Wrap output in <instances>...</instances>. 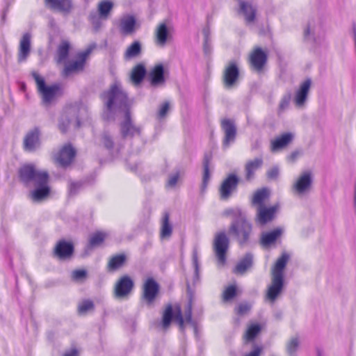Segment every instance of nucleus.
Masks as SVG:
<instances>
[{
  "mask_svg": "<svg viewBox=\"0 0 356 356\" xmlns=\"http://www.w3.org/2000/svg\"><path fill=\"white\" fill-rule=\"evenodd\" d=\"M170 111V103L169 101L163 102L157 112V130L162 128L165 122V119Z\"/></svg>",
  "mask_w": 356,
  "mask_h": 356,
  "instance_id": "nucleus-34",
  "label": "nucleus"
},
{
  "mask_svg": "<svg viewBox=\"0 0 356 356\" xmlns=\"http://www.w3.org/2000/svg\"><path fill=\"white\" fill-rule=\"evenodd\" d=\"M277 207L273 206L267 208L264 205H261L257 208L255 221L257 224L263 226L272 221L275 217Z\"/></svg>",
  "mask_w": 356,
  "mask_h": 356,
  "instance_id": "nucleus-17",
  "label": "nucleus"
},
{
  "mask_svg": "<svg viewBox=\"0 0 356 356\" xmlns=\"http://www.w3.org/2000/svg\"><path fill=\"white\" fill-rule=\"evenodd\" d=\"M193 265L195 269L194 282L199 280V263H198V254L197 249H194L193 251Z\"/></svg>",
  "mask_w": 356,
  "mask_h": 356,
  "instance_id": "nucleus-52",
  "label": "nucleus"
},
{
  "mask_svg": "<svg viewBox=\"0 0 356 356\" xmlns=\"http://www.w3.org/2000/svg\"><path fill=\"white\" fill-rule=\"evenodd\" d=\"M284 286V279L271 277V282L267 288L265 299L273 304L282 293Z\"/></svg>",
  "mask_w": 356,
  "mask_h": 356,
  "instance_id": "nucleus-15",
  "label": "nucleus"
},
{
  "mask_svg": "<svg viewBox=\"0 0 356 356\" xmlns=\"http://www.w3.org/2000/svg\"><path fill=\"white\" fill-rule=\"evenodd\" d=\"M181 179V172L179 170H176L175 172L168 175V179L165 182V188L167 189H175L177 186Z\"/></svg>",
  "mask_w": 356,
  "mask_h": 356,
  "instance_id": "nucleus-39",
  "label": "nucleus"
},
{
  "mask_svg": "<svg viewBox=\"0 0 356 356\" xmlns=\"http://www.w3.org/2000/svg\"><path fill=\"white\" fill-rule=\"evenodd\" d=\"M86 270L79 269L72 273V277L75 281H82L86 277Z\"/></svg>",
  "mask_w": 356,
  "mask_h": 356,
  "instance_id": "nucleus-54",
  "label": "nucleus"
},
{
  "mask_svg": "<svg viewBox=\"0 0 356 356\" xmlns=\"http://www.w3.org/2000/svg\"><path fill=\"white\" fill-rule=\"evenodd\" d=\"M204 35V49L206 54L209 52V35H210V29L209 27H205L202 31Z\"/></svg>",
  "mask_w": 356,
  "mask_h": 356,
  "instance_id": "nucleus-55",
  "label": "nucleus"
},
{
  "mask_svg": "<svg viewBox=\"0 0 356 356\" xmlns=\"http://www.w3.org/2000/svg\"><path fill=\"white\" fill-rule=\"evenodd\" d=\"M173 317L175 321H177V323L179 324L181 331L183 332L185 328L184 320L183 318L181 307L179 306L175 307V314H173V310L171 305H168L167 307L163 316V321L161 323L162 329L163 330H165L170 326V324Z\"/></svg>",
  "mask_w": 356,
  "mask_h": 356,
  "instance_id": "nucleus-12",
  "label": "nucleus"
},
{
  "mask_svg": "<svg viewBox=\"0 0 356 356\" xmlns=\"http://www.w3.org/2000/svg\"><path fill=\"white\" fill-rule=\"evenodd\" d=\"M32 76L36 82L38 92L42 95L43 102L45 104L50 103L59 93V86L57 84L47 86L44 79L36 72H33Z\"/></svg>",
  "mask_w": 356,
  "mask_h": 356,
  "instance_id": "nucleus-4",
  "label": "nucleus"
},
{
  "mask_svg": "<svg viewBox=\"0 0 356 356\" xmlns=\"http://www.w3.org/2000/svg\"><path fill=\"white\" fill-rule=\"evenodd\" d=\"M70 47V43L66 40L62 41L59 44L56 53V62L58 63L62 64L66 63Z\"/></svg>",
  "mask_w": 356,
  "mask_h": 356,
  "instance_id": "nucleus-36",
  "label": "nucleus"
},
{
  "mask_svg": "<svg viewBox=\"0 0 356 356\" xmlns=\"http://www.w3.org/2000/svg\"><path fill=\"white\" fill-rule=\"evenodd\" d=\"M312 85V81L310 79L305 80L300 85L299 88L296 90L294 96V103L298 107H302L305 106L309 90Z\"/></svg>",
  "mask_w": 356,
  "mask_h": 356,
  "instance_id": "nucleus-19",
  "label": "nucleus"
},
{
  "mask_svg": "<svg viewBox=\"0 0 356 356\" xmlns=\"http://www.w3.org/2000/svg\"><path fill=\"white\" fill-rule=\"evenodd\" d=\"M299 346V340L297 337L291 339L287 344V352L290 356H294Z\"/></svg>",
  "mask_w": 356,
  "mask_h": 356,
  "instance_id": "nucleus-51",
  "label": "nucleus"
},
{
  "mask_svg": "<svg viewBox=\"0 0 356 356\" xmlns=\"http://www.w3.org/2000/svg\"><path fill=\"white\" fill-rule=\"evenodd\" d=\"M137 28L136 20L131 15H123L119 22V29L124 35H131L135 32Z\"/></svg>",
  "mask_w": 356,
  "mask_h": 356,
  "instance_id": "nucleus-23",
  "label": "nucleus"
},
{
  "mask_svg": "<svg viewBox=\"0 0 356 356\" xmlns=\"http://www.w3.org/2000/svg\"><path fill=\"white\" fill-rule=\"evenodd\" d=\"M261 327L258 324H253L248 327L245 334V339L247 341H251L254 339L259 333Z\"/></svg>",
  "mask_w": 356,
  "mask_h": 356,
  "instance_id": "nucleus-43",
  "label": "nucleus"
},
{
  "mask_svg": "<svg viewBox=\"0 0 356 356\" xmlns=\"http://www.w3.org/2000/svg\"><path fill=\"white\" fill-rule=\"evenodd\" d=\"M101 144L109 151L113 158H117L120 152V148L113 139V137L108 132H104L100 138Z\"/></svg>",
  "mask_w": 356,
  "mask_h": 356,
  "instance_id": "nucleus-28",
  "label": "nucleus"
},
{
  "mask_svg": "<svg viewBox=\"0 0 356 356\" xmlns=\"http://www.w3.org/2000/svg\"><path fill=\"white\" fill-rule=\"evenodd\" d=\"M31 34L30 33H24L19 42L18 51V61L24 62L29 57L31 52Z\"/></svg>",
  "mask_w": 356,
  "mask_h": 356,
  "instance_id": "nucleus-25",
  "label": "nucleus"
},
{
  "mask_svg": "<svg viewBox=\"0 0 356 356\" xmlns=\"http://www.w3.org/2000/svg\"><path fill=\"white\" fill-rule=\"evenodd\" d=\"M49 177L46 178L44 183H35V188L30 193V197L34 202H40L44 200L50 193L48 186Z\"/></svg>",
  "mask_w": 356,
  "mask_h": 356,
  "instance_id": "nucleus-21",
  "label": "nucleus"
},
{
  "mask_svg": "<svg viewBox=\"0 0 356 356\" xmlns=\"http://www.w3.org/2000/svg\"><path fill=\"white\" fill-rule=\"evenodd\" d=\"M19 177L22 181L25 184L31 182L44 183L46 178L49 177L47 171L38 170L33 164H26L23 165L19 171Z\"/></svg>",
  "mask_w": 356,
  "mask_h": 356,
  "instance_id": "nucleus-3",
  "label": "nucleus"
},
{
  "mask_svg": "<svg viewBox=\"0 0 356 356\" xmlns=\"http://www.w3.org/2000/svg\"><path fill=\"white\" fill-rule=\"evenodd\" d=\"M238 63L236 60L228 62L222 73V83L226 89L234 88L239 79Z\"/></svg>",
  "mask_w": 356,
  "mask_h": 356,
  "instance_id": "nucleus-5",
  "label": "nucleus"
},
{
  "mask_svg": "<svg viewBox=\"0 0 356 356\" xmlns=\"http://www.w3.org/2000/svg\"><path fill=\"white\" fill-rule=\"evenodd\" d=\"M113 7V4L111 1L105 0L101 1L98 5L99 18L104 19H107Z\"/></svg>",
  "mask_w": 356,
  "mask_h": 356,
  "instance_id": "nucleus-38",
  "label": "nucleus"
},
{
  "mask_svg": "<svg viewBox=\"0 0 356 356\" xmlns=\"http://www.w3.org/2000/svg\"><path fill=\"white\" fill-rule=\"evenodd\" d=\"M170 77V70L162 63H157V88L164 86Z\"/></svg>",
  "mask_w": 356,
  "mask_h": 356,
  "instance_id": "nucleus-37",
  "label": "nucleus"
},
{
  "mask_svg": "<svg viewBox=\"0 0 356 356\" xmlns=\"http://www.w3.org/2000/svg\"><path fill=\"white\" fill-rule=\"evenodd\" d=\"M263 163L261 157L255 158L246 163L245 165V176L247 181H251L254 179L255 172L262 166Z\"/></svg>",
  "mask_w": 356,
  "mask_h": 356,
  "instance_id": "nucleus-29",
  "label": "nucleus"
},
{
  "mask_svg": "<svg viewBox=\"0 0 356 356\" xmlns=\"http://www.w3.org/2000/svg\"><path fill=\"white\" fill-rule=\"evenodd\" d=\"M40 131L35 128L29 131L24 137V147L25 150L32 152L40 147Z\"/></svg>",
  "mask_w": 356,
  "mask_h": 356,
  "instance_id": "nucleus-20",
  "label": "nucleus"
},
{
  "mask_svg": "<svg viewBox=\"0 0 356 356\" xmlns=\"http://www.w3.org/2000/svg\"><path fill=\"white\" fill-rule=\"evenodd\" d=\"M220 127L225 134L222 145L227 148L230 143H234L236 140L237 129L235 122L232 119L224 118L220 121Z\"/></svg>",
  "mask_w": 356,
  "mask_h": 356,
  "instance_id": "nucleus-13",
  "label": "nucleus"
},
{
  "mask_svg": "<svg viewBox=\"0 0 356 356\" xmlns=\"http://www.w3.org/2000/svg\"><path fill=\"white\" fill-rule=\"evenodd\" d=\"M149 79L152 86L156 85V66L152 67L149 72Z\"/></svg>",
  "mask_w": 356,
  "mask_h": 356,
  "instance_id": "nucleus-60",
  "label": "nucleus"
},
{
  "mask_svg": "<svg viewBox=\"0 0 356 356\" xmlns=\"http://www.w3.org/2000/svg\"><path fill=\"white\" fill-rule=\"evenodd\" d=\"M70 122V120L66 116L63 115L58 124L60 130L62 132H65Z\"/></svg>",
  "mask_w": 356,
  "mask_h": 356,
  "instance_id": "nucleus-56",
  "label": "nucleus"
},
{
  "mask_svg": "<svg viewBox=\"0 0 356 356\" xmlns=\"http://www.w3.org/2000/svg\"><path fill=\"white\" fill-rule=\"evenodd\" d=\"M134 287L133 280L128 275L121 277L114 286V297L118 299H125L129 297Z\"/></svg>",
  "mask_w": 356,
  "mask_h": 356,
  "instance_id": "nucleus-10",
  "label": "nucleus"
},
{
  "mask_svg": "<svg viewBox=\"0 0 356 356\" xmlns=\"http://www.w3.org/2000/svg\"><path fill=\"white\" fill-rule=\"evenodd\" d=\"M126 261V256L124 254H118L111 258L108 267L111 270H115L123 266Z\"/></svg>",
  "mask_w": 356,
  "mask_h": 356,
  "instance_id": "nucleus-41",
  "label": "nucleus"
},
{
  "mask_svg": "<svg viewBox=\"0 0 356 356\" xmlns=\"http://www.w3.org/2000/svg\"><path fill=\"white\" fill-rule=\"evenodd\" d=\"M268 191L267 188H264L257 190L253 195L252 203V204L258 205V207L264 205V202L268 197Z\"/></svg>",
  "mask_w": 356,
  "mask_h": 356,
  "instance_id": "nucleus-42",
  "label": "nucleus"
},
{
  "mask_svg": "<svg viewBox=\"0 0 356 356\" xmlns=\"http://www.w3.org/2000/svg\"><path fill=\"white\" fill-rule=\"evenodd\" d=\"M304 38L307 41L315 42V23L309 22L304 30Z\"/></svg>",
  "mask_w": 356,
  "mask_h": 356,
  "instance_id": "nucleus-44",
  "label": "nucleus"
},
{
  "mask_svg": "<svg viewBox=\"0 0 356 356\" xmlns=\"http://www.w3.org/2000/svg\"><path fill=\"white\" fill-rule=\"evenodd\" d=\"M94 307V304L92 301L90 300H84L81 301L78 307L79 313L81 314H84L92 310Z\"/></svg>",
  "mask_w": 356,
  "mask_h": 356,
  "instance_id": "nucleus-49",
  "label": "nucleus"
},
{
  "mask_svg": "<svg viewBox=\"0 0 356 356\" xmlns=\"http://www.w3.org/2000/svg\"><path fill=\"white\" fill-rule=\"evenodd\" d=\"M63 356H79V352L76 349H72L65 353Z\"/></svg>",
  "mask_w": 356,
  "mask_h": 356,
  "instance_id": "nucleus-62",
  "label": "nucleus"
},
{
  "mask_svg": "<svg viewBox=\"0 0 356 356\" xmlns=\"http://www.w3.org/2000/svg\"><path fill=\"white\" fill-rule=\"evenodd\" d=\"M211 156L206 154L203 161V177L202 181L209 182L210 179L209 163Z\"/></svg>",
  "mask_w": 356,
  "mask_h": 356,
  "instance_id": "nucleus-48",
  "label": "nucleus"
},
{
  "mask_svg": "<svg viewBox=\"0 0 356 356\" xmlns=\"http://www.w3.org/2000/svg\"><path fill=\"white\" fill-rule=\"evenodd\" d=\"M236 296V288L234 285H230L225 289L222 294L223 301L227 302L232 300Z\"/></svg>",
  "mask_w": 356,
  "mask_h": 356,
  "instance_id": "nucleus-50",
  "label": "nucleus"
},
{
  "mask_svg": "<svg viewBox=\"0 0 356 356\" xmlns=\"http://www.w3.org/2000/svg\"><path fill=\"white\" fill-rule=\"evenodd\" d=\"M106 234L104 232H97L92 234L90 238V245L92 247L99 245L106 238Z\"/></svg>",
  "mask_w": 356,
  "mask_h": 356,
  "instance_id": "nucleus-47",
  "label": "nucleus"
},
{
  "mask_svg": "<svg viewBox=\"0 0 356 356\" xmlns=\"http://www.w3.org/2000/svg\"><path fill=\"white\" fill-rule=\"evenodd\" d=\"M102 99L106 107L104 113V118L110 120L114 115L123 118L120 124V131L124 138H132L140 134V128L136 126L131 118V102L127 94L123 91L120 83L116 81L110 90L104 92Z\"/></svg>",
  "mask_w": 356,
  "mask_h": 356,
  "instance_id": "nucleus-1",
  "label": "nucleus"
},
{
  "mask_svg": "<svg viewBox=\"0 0 356 356\" xmlns=\"http://www.w3.org/2000/svg\"><path fill=\"white\" fill-rule=\"evenodd\" d=\"M75 154V149L70 145H65L56 154L55 159L60 165L66 167L72 162Z\"/></svg>",
  "mask_w": 356,
  "mask_h": 356,
  "instance_id": "nucleus-18",
  "label": "nucleus"
},
{
  "mask_svg": "<svg viewBox=\"0 0 356 356\" xmlns=\"http://www.w3.org/2000/svg\"><path fill=\"white\" fill-rule=\"evenodd\" d=\"M72 245L65 241H60L55 248V254L60 259L70 257L72 254Z\"/></svg>",
  "mask_w": 356,
  "mask_h": 356,
  "instance_id": "nucleus-32",
  "label": "nucleus"
},
{
  "mask_svg": "<svg viewBox=\"0 0 356 356\" xmlns=\"http://www.w3.org/2000/svg\"><path fill=\"white\" fill-rule=\"evenodd\" d=\"M208 182L202 181V185H201V191L203 193L206 190L207 187Z\"/></svg>",
  "mask_w": 356,
  "mask_h": 356,
  "instance_id": "nucleus-64",
  "label": "nucleus"
},
{
  "mask_svg": "<svg viewBox=\"0 0 356 356\" xmlns=\"http://www.w3.org/2000/svg\"><path fill=\"white\" fill-rule=\"evenodd\" d=\"M146 74V70L143 64H138L135 66L130 75V80L134 86L140 84Z\"/></svg>",
  "mask_w": 356,
  "mask_h": 356,
  "instance_id": "nucleus-33",
  "label": "nucleus"
},
{
  "mask_svg": "<svg viewBox=\"0 0 356 356\" xmlns=\"http://www.w3.org/2000/svg\"><path fill=\"white\" fill-rule=\"evenodd\" d=\"M141 52V45L138 41L134 42L127 49L124 58L125 59H131L137 57Z\"/></svg>",
  "mask_w": 356,
  "mask_h": 356,
  "instance_id": "nucleus-40",
  "label": "nucleus"
},
{
  "mask_svg": "<svg viewBox=\"0 0 356 356\" xmlns=\"http://www.w3.org/2000/svg\"><path fill=\"white\" fill-rule=\"evenodd\" d=\"M229 238L225 232L218 233L214 238L213 250L218 264L222 266L226 262V252L229 248Z\"/></svg>",
  "mask_w": 356,
  "mask_h": 356,
  "instance_id": "nucleus-7",
  "label": "nucleus"
},
{
  "mask_svg": "<svg viewBox=\"0 0 356 356\" xmlns=\"http://www.w3.org/2000/svg\"><path fill=\"white\" fill-rule=\"evenodd\" d=\"M91 22L96 29H97L100 26V24L99 22V19H96V17H92Z\"/></svg>",
  "mask_w": 356,
  "mask_h": 356,
  "instance_id": "nucleus-63",
  "label": "nucleus"
},
{
  "mask_svg": "<svg viewBox=\"0 0 356 356\" xmlns=\"http://www.w3.org/2000/svg\"><path fill=\"white\" fill-rule=\"evenodd\" d=\"M81 187L79 182H72L69 186V193L70 195H76Z\"/></svg>",
  "mask_w": 356,
  "mask_h": 356,
  "instance_id": "nucleus-57",
  "label": "nucleus"
},
{
  "mask_svg": "<svg viewBox=\"0 0 356 356\" xmlns=\"http://www.w3.org/2000/svg\"><path fill=\"white\" fill-rule=\"evenodd\" d=\"M253 255L246 253L234 268V273L243 274L252 265Z\"/></svg>",
  "mask_w": 356,
  "mask_h": 356,
  "instance_id": "nucleus-35",
  "label": "nucleus"
},
{
  "mask_svg": "<svg viewBox=\"0 0 356 356\" xmlns=\"http://www.w3.org/2000/svg\"><path fill=\"white\" fill-rule=\"evenodd\" d=\"M238 13L243 15L246 24H251L255 20L257 7L249 1H240Z\"/></svg>",
  "mask_w": 356,
  "mask_h": 356,
  "instance_id": "nucleus-22",
  "label": "nucleus"
},
{
  "mask_svg": "<svg viewBox=\"0 0 356 356\" xmlns=\"http://www.w3.org/2000/svg\"><path fill=\"white\" fill-rule=\"evenodd\" d=\"M282 233V230L280 228H276L273 231L263 233L261 237V244L264 247L270 245L276 241Z\"/></svg>",
  "mask_w": 356,
  "mask_h": 356,
  "instance_id": "nucleus-31",
  "label": "nucleus"
},
{
  "mask_svg": "<svg viewBox=\"0 0 356 356\" xmlns=\"http://www.w3.org/2000/svg\"><path fill=\"white\" fill-rule=\"evenodd\" d=\"M47 6L65 13H69L72 8V0H45Z\"/></svg>",
  "mask_w": 356,
  "mask_h": 356,
  "instance_id": "nucleus-30",
  "label": "nucleus"
},
{
  "mask_svg": "<svg viewBox=\"0 0 356 356\" xmlns=\"http://www.w3.org/2000/svg\"><path fill=\"white\" fill-rule=\"evenodd\" d=\"M239 178L235 174H229L222 182L219 188L220 199L227 200L237 191Z\"/></svg>",
  "mask_w": 356,
  "mask_h": 356,
  "instance_id": "nucleus-8",
  "label": "nucleus"
},
{
  "mask_svg": "<svg viewBox=\"0 0 356 356\" xmlns=\"http://www.w3.org/2000/svg\"><path fill=\"white\" fill-rule=\"evenodd\" d=\"M226 213L227 215L234 216L229 229V234L236 238L241 246L247 244L252 232V224L246 219L245 215L239 209H230Z\"/></svg>",
  "mask_w": 356,
  "mask_h": 356,
  "instance_id": "nucleus-2",
  "label": "nucleus"
},
{
  "mask_svg": "<svg viewBox=\"0 0 356 356\" xmlns=\"http://www.w3.org/2000/svg\"><path fill=\"white\" fill-rule=\"evenodd\" d=\"M95 47V44H91L85 51L79 53L75 60L67 63H65L63 72V75L65 76H68L73 73L81 71L83 69L87 57Z\"/></svg>",
  "mask_w": 356,
  "mask_h": 356,
  "instance_id": "nucleus-6",
  "label": "nucleus"
},
{
  "mask_svg": "<svg viewBox=\"0 0 356 356\" xmlns=\"http://www.w3.org/2000/svg\"><path fill=\"white\" fill-rule=\"evenodd\" d=\"M301 154V152L298 150L293 151L288 156V160L291 162H294L297 158Z\"/></svg>",
  "mask_w": 356,
  "mask_h": 356,
  "instance_id": "nucleus-61",
  "label": "nucleus"
},
{
  "mask_svg": "<svg viewBox=\"0 0 356 356\" xmlns=\"http://www.w3.org/2000/svg\"><path fill=\"white\" fill-rule=\"evenodd\" d=\"M293 138V134L290 132L284 133L276 137L274 140L270 141V151L275 152L286 147L292 142Z\"/></svg>",
  "mask_w": 356,
  "mask_h": 356,
  "instance_id": "nucleus-24",
  "label": "nucleus"
},
{
  "mask_svg": "<svg viewBox=\"0 0 356 356\" xmlns=\"http://www.w3.org/2000/svg\"><path fill=\"white\" fill-rule=\"evenodd\" d=\"M313 176L310 171H305L300 175L292 186L295 194L302 195L309 193L312 187Z\"/></svg>",
  "mask_w": 356,
  "mask_h": 356,
  "instance_id": "nucleus-11",
  "label": "nucleus"
},
{
  "mask_svg": "<svg viewBox=\"0 0 356 356\" xmlns=\"http://www.w3.org/2000/svg\"><path fill=\"white\" fill-rule=\"evenodd\" d=\"M291 99V94L290 92L285 93L280 99L278 106V113H283L289 106V104Z\"/></svg>",
  "mask_w": 356,
  "mask_h": 356,
  "instance_id": "nucleus-46",
  "label": "nucleus"
},
{
  "mask_svg": "<svg viewBox=\"0 0 356 356\" xmlns=\"http://www.w3.org/2000/svg\"><path fill=\"white\" fill-rule=\"evenodd\" d=\"M174 27L169 19H165L157 26V46L164 47L173 40Z\"/></svg>",
  "mask_w": 356,
  "mask_h": 356,
  "instance_id": "nucleus-9",
  "label": "nucleus"
},
{
  "mask_svg": "<svg viewBox=\"0 0 356 356\" xmlns=\"http://www.w3.org/2000/svg\"><path fill=\"white\" fill-rule=\"evenodd\" d=\"M262 351V348L259 346H255L254 349L247 354L245 356H260Z\"/></svg>",
  "mask_w": 356,
  "mask_h": 356,
  "instance_id": "nucleus-59",
  "label": "nucleus"
},
{
  "mask_svg": "<svg viewBox=\"0 0 356 356\" xmlns=\"http://www.w3.org/2000/svg\"><path fill=\"white\" fill-rule=\"evenodd\" d=\"M192 308H193V297H192V296H190L187 307L185 309V319L188 323L191 324L193 327L194 331L196 333L197 332L196 324L192 319Z\"/></svg>",
  "mask_w": 356,
  "mask_h": 356,
  "instance_id": "nucleus-45",
  "label": "nucleus"
},
{
  "mask_svg": "<svg viewBox=\"0 0 356 356\" xmlns=\"http://www.w3.org/2000/svg\"><path fill=\"white\" fill-rule=\"evenodd\" d=\"M173 223L170 220V213L168 211L161 213L159 220V238L161 241H168L172 236Z\"/></svg>",
  "mask_w": 356,
  "mask_h": 356,
  "instance_id": "nucleus-14",
  "label": "nucleus"
},
{
  "mask_svg": "<svg viewBox=\"0 0 356 356\" xmlns=\"http://www.w3.org/2000/svg\"><path fill=\"white\" fill-rule=\"evenodd\" d=\"M156 298V281L152 277L146 280L143 286V300L150 305Z\"/></svg>",
  "mask_w": 356,
  "mask_h": 356,
  "instance_id": "nucleus-27",
  "label": "nucleus"
},
{
  "mask_svg": "<svg viewBox=\"0 0 356 356\" xmlns=\"http://www.w3.org/2000/svg\"><path fill=\"white\" fill-rule=\"evenodd\" d=\"M267 54L261 47H256L250 55V65L257 72L263 71L267 63Z\"/></svg>",
  "mask_w": 356,
  "mask_h": 356,
  "instance_id": "nucleus-16",
  "label": "nucleus"
},
{
  "mask_svg": "<svg viewBox=\"0 0 356 356\" xmlns=\"http://www.w3.org/2000/svg\"><path fill=\"white\" fill-rule=\"evenodd\" d=\"M251 309V305L248 302L240 303L237 307H236V313L238 315L243 316L249 312Z\"/></svg>",
  "mask_w": 356,
  "mask_h": 356,
  "instance_id": "nucleus-53",
  "label": "nucleus"
},
{
  "mask_svg": "<svg viewBox=\"0 0 356 356\" xmlns=\"http://www.w3.org/2000/svg\"><path fill=\"white\" fill-rule=\"evenodd\" d=\"M279 175V168L273 167L267 172V176L269 179H276Z\"/></svg>",
  "mask_w": 356,
  "mask_h": 356,
  "instance_id": "nucleus-58",
  "label": "nucleus"
},
{
  "mask_svg": "<svg viewBox=\"0 0 356 356\" xmlns=\"http://www.w3.org/2000/svg\"><path fill=\"white\" fill-rule=\"evenodd\" d=\"M289 259V254L287 252H283L271 269V277L284 279V271Z\"/></svg>",
  "mask_w": 356,
  "mask_h": 356,
  "instance_id": "nucleus-26",
  "label": "nucleus"
}]
</instances>
